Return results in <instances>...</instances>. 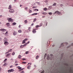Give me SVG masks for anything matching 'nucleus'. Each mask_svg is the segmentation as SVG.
Returning a JSON list of instances; mask_svg holds the SVG:
<instances>
[{"instance_id": "nucleus-27", "label": "nucleus", "mask_w": 73, "mask_h": 73, "mask_svg": "<svg viewBox=\"0 0 73 73\" xmlns=\"http://www.w3.org/2000/svg\"><path fill=\"white\" fill-rule=\"evenodd\" d=\"M57 14H58V15H60V14H61V12L58 11Z\"/></svg>"}, {"instance_id": "nucleus-34", "label": "nucleus", "mask_w": 73, "mask_h": 73, "mask_svg": "<svg viewBox=\"0 0 73 73\" xmlns=\"http://www.w3.org/2000/svg\"><path fill=\"white\" fill-rule=\"evenodd\" d=\"M29 12L30 13H32V11L31 10H29Z\"/></svg>"}, {"instance_id": "nucleus-43", "label": "nucleus", "mask_w": 73, "mask_h": 73, "mask_svg": "<svg viewBox=\"0 0 73 73\" xmlns=\"http://www.w3.org/2000/svg\"><path fill=\"white\" fill-rule=\"evenodd\" d=\"M25 9H28V7H26L25 8Z\"/></svg>"}, {"instance_id": "nucleus-25", "label": "nucleus", "mask_w": 73, "mask_h": 73, "mask_svg": "<svg viewBox=\"0 0 73 73\" xmlns=\"http://www.w3.org/2000/svg\"><path fill=\"white\" fill-rule=\"evenodd\" d=\"M22 64H27V62H22Z\"/></svg>"}, {"instance_id": "nucleus-12", "label": "nucleus", "mask_w": 73, "mask_h": 73, "mask_svg": "<svg viewBox=\"0 0 73 73\" xmlns=\"http://www.w3.org/2000/svg\"><path fill=\"white\" fill-rule=\"evenodd\" d=\"M12 25H16V23H14L12 24Z\"/></svg>"}, {"instance_id": "nucleus-17", "label": "nucleus", "mask_w": 73, "mask_h": 73, "mask_svg": "<svg viewBox=\"0 0 73 73\" xmlns=\"http://www.w3.org/2000/svg\"><path fill=\"white\" fill-rule=\"evenodd\" d=\"M38 58H39V56H36V58L37 59V60H38Z\"/></svg>"}, {"instance_id": "nucleus-21", "label": "nucleus", "mask_w": 73, "mask_h": 73, "mask_svg": "<svg viewBox=\"0 0 73 73\" xmlns=\"http://www.w3.org/2000/svg\"><path fill=\"white\" fill-rule=\"evenodd\" d=\"M9 25H10V24H9V23H6V25H7V26H9Z\"/></svg>"}, {"instance_id": "nucleus-16", "label": "nucleus", "mask_w": 73, "mask_h": 73, "mask_svg": "<svg viewBox=\"0 0 73 73\" xmlns=\"http://www.w3.org/2000/svg\"><path fill=\"white\" fill-rule=\"evenodd\" d=\"M37 21V19H34L33 21V22H35V21Z\"/></svg>"}, {"instance_id": "nucleus-55", "label": "nucleus", "mask_w": 73, "mask_h": 73, "mask_svg": "<svg viewBox=\"0 0 73 73\" xmlns=\"http://www.w3.org/2000/svg\"><path fill=\"white\" fill-rule=\"evenodd\" d=\"M44 11H46V8H45L44 9Z\"/></svg>"}, {"instance_id": "nucleus-1", "label": "nucleus", "mask_w": 73, "mask_h": 73, "mask_svg": "<svg viewBox=\"0 0 73 73\" xmlns=\"http://www.w3.org/2000/svg\"><path fill=\"white\" fill-rule=\"evenodd\" d=\"M50 56H51V57L50 58L49 57V55H48L47 56V60H49L50 59V60H53L54 59V57H53V54H51Z\"/></svg>"}, {"instance_id": "nucleus-3", "label": "nucleus", "mask_w": 73, "mask_h": 73, "mask_svg": "<svg viewBox=\"0 0 73 73\" xmlns=\"http://www.w3.org/2000/svg\"><path fill=\"white\" fill-rule=\"evenodd\" d=\"M8 21H9V22H11V23L13 22V19H12L11 18H9Z\"/></svg>"}, {"instance_id": "nucleus-57", "label": "nucleus", "mask_w": 73, "mask_h": 73, "mask_svg": "<svg viewBox=\"0 0 73 73\" xmlns=\"http://www.w3.org/2000/svg\"><path fill=\"white\" fill-rule=\"evenodd\" d=\"M21 27V25H19V28H20Z\"/></svg>"}, {"instance_id": "nucleus-29", "label": "nucleus", "mask_w": 73, "mask_h": 73, "mask_svg": "<svg viewBox=\"0 0 73 73\" xmlns=\"http://www.w3.org/2000/svg\"><path fill=\"white\" fill-rule=\"evenodd\" d=\"M27 60V59L25 58H23L22 60L23 61H24V60Z\"/></svg>"}, {"instance_id": "nucleus-50", "label": "nucleus", "mask_w": 73, "mask_h": 73, "mask_svg": "<svg viewBox=\"0 0 73 73\" xmlns=\"http://www.w3.org/2000/svg\"><path fill=\"white\" fill-rule=\"evenodd\" d=\"M8 33V32L7 31L5 33V35H6V34H7Z\"/></svg>"}, {"instance_id": "nucleus-32", "label": "nucleus", "mask_w": 73, "mask_h": 73, "mask_svg": "<svg viewBox=\"0 0 73 73\" xmlns=\"http://www.w3.org/2000/svg\"><path fill=\"white\" fill-rule=\"evenodd\" d=\"M28 53H29V52L27 51L25 52V54H28Z\"/></svg>"}, {"instance_id": "nucleus-42", "label": "nucleus", "mask_w": 73, "mask_h": 73, "mask_svg": "<svg viewBox=\"0 0 73 73\" xmlns=\"http://www.w3.org/2000/svg\"><path fill=\"white\" fill-rule=\"evenodd\" d=\"M12 67H13V66L11 65L10 66V68H12Z\"/></svg>"}, {"instance_id": "nucleus-61", "label": "nucleus", "mask_w": 73, "mask_h": 73, "mask_svg": "<svg viewBox=\"0 0 73 73\" xmlns=\"http://www.w3.org/2000/svg\"><path fill=\"white\" fill-rule=\"evenodd\" d=\"M2 17V15H0V17Z\"/></svg>"}, {"instance_id": "nucleus-38", "label": "nucleus", "mask_w": 73, "mask_h": 73, "mask_svg": "<svg viewBox=\"0 0 73 73\" xmlns=\"http://www.w3.org/2000/svg\"><path fill=\"white\" fill-rule=\"evenodd\" d=\"M60 5L61 7H63V6H64V5L62 4Z\"/></svg>"}, {"instance_id": "nucleus-18", "label": "nucleus", "mask_w": 73, "mask_h": 73, "mask_svg": "<svg viewBox=\"0 0 73 73\" xmlns=\"http://www.w3.org/2000/svg\"><path fill=\"white\" fill-rule=\"evenodd\" d=\"M25 41L24 40L23 41V42L22 44H25Z\"/></svg>"}, {"instance_id": "nucleus-14", "label": "nucleus", "mask_w": 73, "mask_h": 73, "mask_svg": "<svg viewBox=\"0 0 73 73\" xmlns=\"http://www.w3.org/2000/svg\"><path fill=\"white\" fill-rule=\"evenodd\" d=\"M24 48V46L23 45L20 46V48Z\"/></svg>"}, {"instance_id": "nucleus-45", "label": "nucleus", "mask_w": 73, "mask_h": 73, "mask_svg": "<svg viewBox=\"0 0 73 73\" xmlns=\"http://www.w3.org/2000/svg\"><path fill=\"white\" fill-rule=\"evenodd\" d=\"M44 73V70H43V71L41 72L40 73Z\"/></svg>"}, {"instance_id": "nucleus-47", "label": "nucleus", "mask_w": 73, "mask_h": 73, "mask_svg": "<svg viewBox=\"0 0 73 73\" xmlns=\"http://www.w3.org/2000/svg\"><path fill=\"white\" fill-rule=\"evenodd\" d=\"M12 49H10L9 50V51H11H11H12Z\"/></svg>"}, {"instance_id": "nucleus-56", "label": "nucleus", "mask_w": 73, "mask_h": 73, "mask_svg": "<svg viewBox=\"0 0 73 73\" xmlns=\"http://www.w3.org/2000/svg\"><path fill=\"white\" fill-rule=\"evenodd\" d=\"M66 45H68V43H65Z\"/></svg>"}, {"instance_id": "nucleus-9", "label": "nucleus", "mask_w": 73, "mask_h": 73, "mask_svg": "<svg viewBox=\"0 0 73 73\" xmlns=\"http://www.w3.org/2000/svg\"><path fill=\"white\" fill-rule=\"evenodd\" d=\"M8 9H12V6H11V5H10L9 6Z\"/></svg>"}, {"instance_id": "nucleus-7", "label": "nucleus", "mask_w": 73, "mask_h": 73, "mask_svg": "<svg viewBox=\"0 0 73 73\" xmlns=\"http://www.w3.org/2000/svg\"><path fill=\"white\" fill-rule=\"evenodd\" d=\"M17 32L16 31H14L13 33V35L14 36H15V35H17Z\"/></svg>"}, {"instance_id": "nucleus-20", "label": "nucleus", "mask_w": 73, "mask_h": 73, "mask_svg": "<svg viewBox=\"0 0 73 73\" xmlns=\"http://www.w3.org/2000/svg\"><path fill=\"white\" fill-rule=\"evenodd\" d=\"M17 68H19L18 69H21V67H20V66H18Z\"/></svg>"}, {"instance_id": "nucleus-8", "label": "nucleus", "mask_w": 73, "mask_h": 73, "mask_svg": "<svg viewBox=\"0 0 73 73\" xmlns=\"http://www.w3.org/2000/svg\"><path fill=\"white\" fill-rule=\"evenodd\" d=\"M4 44H5V45H8V44H9V43H8V42H6L4 43Z\"/></svg>"}, {"instance_id": "nucleus-58", "label": "nucleus", "mask_w": 73, "mask_h": 73, "mask_svg": "<svg viewBox=\"0 0 73 73\" xmlns=\"http://www.w3.org/2000/svg\"><path fill=\"white\" fill-rule=\"evenodd\" d=\"M20 7H21L22 6H23V5H20Z\"/></svg>"}, {"instance_id": "nucleus-10", "label": "nucleus", "mask_w": 73, "mask_h": 73, "mask_svg": "<svg viewBox=\"0 0 73 73\" xmlns=\"http://www.w3.org/2000/svg\"><path fill=\"white\" fill-rule=\"evenodd\" d=\"M31 66H28L27 67V68L28 69H31Z\"/></svg>"}, {"instance_id": "nucleus-15", "label": "nucleus", "mask_w": 73, "mask_h": 73, "mask_svg": "<svg viewBox=\"0 0 73 73\" xmlns=\"http://www.w3.org/2000/svg\"><path fill=\"white\" fill-rule=\"evenodd\" d=\"M21 58V55H19L18 56V58L20 59Z\"/></svg>"}, {"instance_id": "nucleus-28", "label": "nucleus", "mask_w": 73, "mask_h": 73, "mask_svg": "<svg viewBox=\"0 0 73 73\" xmlns=\"http://www.w3.org/2000/svg\"><path fill=\"white\" fill-rule=\"evenodd\" d=\"M15 54V52H13L12 53V55H13V56H14Z\"/></svg>"}, {"instance_id": "nucleus-24", "label": "nucleus", "mask_w": 73, "mask_h": 73, "mask_svg": "<svg viewBox=\"0 0 73 73\" xmlns=\"http://www.w3.org/2000/svg\"><path fill=\"white\" fill-rule=\"evenodd\" d=\"M6 65H7V64L6 63H5V64H3V66H6Z\"/></svg>"}, {"instance_id": "nucleus-48", "label": "nucleus", "mask_w": 73, "mask_h": 73, "mask_svg": "<svg viewBox=\"0 0 73 73\" xmlns=\"http://www.w3.org/2000/svg\"><path fill=\"white\" fill-rule=\"evenodd\" d=\"M15 66H17V65H18V64H15Z\"/></svg>"}, {"instance_id": "nucleus-4", "label": "nucleus", "mask_w": 73, "mask_h": 73, "mask_svg": "<svg viewBox=\"0 0 73 73\" xmlns=\"http://www.w3.org/2000/svg\"><path fill=\"white\" fill-rule=\"evenodd\" d=\"M7 72L8 73H9V72H14V70L13 69L9 70L7 71Z\"/></svg>"}, {"instance_id": "nucleus-6", "label": "nucleus", "mask_w": 73, "mask_h": 73, "mask_svg": "<svg viewBox=\"0 0 73 73\" xmlns=\"http://www.w3.org/2000/svg\"><path fill=\"white\" fill-rule=\"evenodd\" d=\"M0 31H2L3 32H5L6 31V29H0Z\"/></svg>"}, {"instance_id": "nucleus-64", "label": "nucleus", "mask_w": 73, "mask_h": 73, "mask_svg": "<svg viewBox=\"0 0 73 73\" xmlns=\"http://www.w3.org/2000/svg\"><path fill=\"white\" fill-rule=\"evenodd\" d=\"M71 45H73V43H72V44H71Z\"/></svg>"}, {"instance_id": "nucleus-22", "label": "nucleus", "mask_w": 73, "mask_h": 73, "mask_svg": "<svg viewBox=\"0 0 73 73\" xmlns=\"http://www.w3.org/2000/svg\"><path fill=\"white\" fill-rule=\"evenodd\" d=\"M27 45V43H26L25 44L23 45V47H24V46H26Z\"/></svg>"}, {"instance_id": "nucleus-53", "label": "nucleus", "mask_w": 73, "mask_h": 73, "mask_svg": "<svg viewBox=\"0 0 73 73\" xmlns=\"http://www.w3.org/2000/svg\"><path fill=\"white\" fill-rule=\"evenodd\" d=\"M46 56V54H45V55H44V58H45Z\"/></svg>"}, {"instance_id": "nucleus-44", "label": "nucleus", "mask_w": 73, "mask_h": 73, "mask_svg": "<svg viewBox=\"0 0 73 73\" xmlns=\"http://www.w3.org/2000/svg\"><path fill=\"white\" fill-rule=\"evenodd\" d=\"M63 44H64V43H62L61 44V45H62V46H64V45H63V46L62 45Z\"/></svg>"}, {"instance_id": "nucleus-13", "label": "nucleus", "mask_w": 73, "mask_h": 73, "mask_svg": "<svg viewBox=\"0 0 73 73\" xmlns=\"http://www.w3.org/2000/svg\"><path fill=\"white\" fill-rule=\"evenodd\" d=\"M22 32V31H21V30H19L18 31V32H19V33H21Z\"/></svg>"}, {"instance_id": "nucleus-51", "label": "nucleus", "mask_w": 73, "mask_h": 73, "mask_svg": "<svg viewBox=\"0 0 73 73\" xmlns=\"http://www.w3.org/2000/svg\"><path fill=\"white\" fill-rule=\"evenodd\" d=\"M36 10H37V9H34V11H36Z\"/></svg>"}, {"instance_id": "nucleus-40", "label": "nucleus", "mask_w": 73, "mask_h": 73, "mask_svg": "<svg viewBox=\"0 0 73 73\" xmlns=\"http://www.w3.org/2000/svg\"><path fill=\"white\" fill-rule=\"evenodd\" d=\"M29 64H30V65H32V63H28V65H29Z\"/></svg>"}, {"instance_id": "nucleus-39", "label": "nucleus", "mask_w": 73, "mask_h": 73, "mask_svg": "<svg viewBox=\"0 0 73 73\" xmlns=\"http://www.w3.org/2000/svg\"><path fill=\"white\" fill-rule=\"evenodd\" d=\"M11 52V51H8L7 52H6V54H7V53H9V52Z\"/></svg>"}, {"instance_id": "nucleus-37", "label": "nucleus", "mask_w": 73, "mask_h": 73, "mask_svg": "<svg viewBox=\"0 0 73 73\" xmlns=\"http://www.w3.org/2000/svg\"><path fill=\"white\" fill-rule=\"evenodd\" d=\"M7 60V59H5L4 60V62H6Z\"/></svg>"}, {"instance_id": "nucleus-49", "label": "nucleus", "mask_w": 73, "mask_h": 73, "mask_svg": "<svg viewBox=\"0 0 73 73\" xmlns=\"http://www.w3.org/2000/svg\"><path fill=\"white\" fill-rule=\"evenodd\" d=\"M29 42H30L29 41L28 42H27L26 43H27V44H28Z\"/></svg>"}, {"instance_id": "nucleus-23", "label": "nucleus", "mask_w": 73, "mask_h": 73, "mask_svg": "<svg viewBox=\"0 0 73 73\" xmlns=\"http://www.w3.org/2000/svg\"><path fill=\"white\" fill-rule=\"evenodd\" d=\"M41 27V26H40L39 25H37L35 26L36 28H38V27Z\"/></svg>"}, {"instance_id": "nucleus-19", "label": "nucleus", "mask_w": 73, "mask_h": 73, "mask_svg": "<svg viewBox=\"0 0 73 73\" xmlns=\"http://www.w3.org/2000/svg\"><path fill=\"white\" fill-rule=\"evenodd\" d=\"M58 11H56L54 13V14H56V13H58Z\"/></svg>"}, {"instance_id": "nucleus-33", "label": "nucleus", "mask_w": 73, "mask_h": 73, "mask_svg": "<svg viewBox=\"0 0 73 73\" xmlns=\"http://www.w3.org/2000/svg\"><path fill=\"white\" fill-rule=\"evenodd\" d=\"M20 73H24V72L23 71H22L20 72Z\"/></svg>"}, {"instance_id": "nucleus-5", "label": "nucleus", "mask_w": 73, "mask_h": 73, "mask_svg": "<svg viewBox=\"0 0 73 73\" xmlns=\"http://www.w3.org/2000/svg\"><path fill=\"white\" fill-rule=\"evenodd\" d=\"M36 29H33L32 31V32L33 33H36Z\"/></svg>"}, {"instance_id": "nucleus-59", "label": "nucleus", "mask_w": 73, "mask_h": 73, "mask_svg": "<svg viewBox=\"0 0 73 73\" xmlns=\"http://www.w3.org/2000/svg\"><path fill=\"white\" fill-rule=\"evenodd\" d=\"M46 3H48V1H46Z\"/></svg>"}, {"instance_id": "nucleus-35", "label": "nucleus", "mask_w": 73, "mask_h": 73, "mask_svg": "<svg viewBox=\"0 0 73 73\" xmlns=\"http://www.w3.org/2000/svg\"><path fill=\"white\" fill-rule=\"evenodd\" d=\"M11 54H8L6 56H9V55Z\"/></svg>"}, {"instance_id": "nucleus-46", "label": "nucleus", "mask_w": 73, "mask_h": 73, "mask_svg": "<svg viewBox=\"0 0 73 73\" xmlns=\"http://www.w3.org/2000/svg\"><path fill=\"white\" fill-rule=\"evenodd\" d=\"M33 25H34V23H32L31 25V26H32Z\"/></svg>"}, {"instance_id": "nucleus-54", "label": "nucleus", "mask_w": 73, "mask_h": 73, "mask_svg": "<svg viewBox=\"0 0 73 73\" xmlns=\"http://www.w3.org/2000/svg\"><path fill=\"white\" fill-rule=\"evenodd\" d=\"M24 69V68H22L20 70V71H21V70H23Z\"/></svg>"}, {"instance_id": "nucleus-41", "label": "nucleus", "mask_w": 73, "mask_h": 73, "mask_svg": "<svg viewBox=\"0 0 73 73\" xmlns=\"http://www.w3.org/2000/svg\"><path fill=\"white\" fill-rule=\"evenodd\" d=\"M28 39H27V38H25V39L24 40V41H27V40Z\"/></svg>"}, {"instance_id": "nucleus-26", "label": "nucleus", "mask_w": 73, "mask_h": 73, "mask_svg": "<svg viewBox=\"0 0 73 73\" xmlns=\"http://www.w3.org/2000/svg\"><path fill=\"white\" fill-rule=\"evenodd\" d=\"M24 22L25 24H27V20H25Z\"/></svg>"}, {"instance_id": "nucleus-62", "label": "nucleus", "mask_w": 73, "mask_h": 73, "mask_svg": "<svg viewBox=\"0 0 73 73\" xmlns=\"http://www.w3.org/2000/svg\"><path fill=\"white\" fill-rule=\"evenodd\" d=\"M31 29V28H30V27H29V29H28V30H29V29Z\"/></svg>"}, {"instance_id": "nucleus-60", "label": "nucleus", "mask_w": 73, "mask_h": 73, "mask_svg": "<svg viewBox=\"0 0 73 73\" xmlns=\"http://www.w3.org/2000/svg\"><path fill=\"white\" fill-rule=\"evenodd\" d=\"M1 70V67H0V71Z\"/></svg>"}, {"instance_id": "nucleus-36", "label": "nucleus", "mask_w": 73, "mask_h": 73, "mask_svg": "<svg viewBox=\"0 0 73 73\" xmlns=\"http://www.w3.org/2000/svg\"><path fill=\"white\" fill-rule=\"evenodd\" d=\"M42 14H43V15H46V13H44V12H43L42 13Z\"/></svg>"}, {"instance_id": "nucleus-2", "label": "nucleus", "mask_w": 73, "mask_h": 73, "mask_svg": "<svg viewBox=\"0 0 73 73\" xmlns=\"http://www.w3.org/2000/svg\"><path fill=\"white\" fill-rule=\"evenodd\" d=\"M9 12L11 13H14L15 12V11L13 9H11L9 11Z\"/></svg>"}, {"instance_id": "nucleus-63", "label": "nucleus", "mask_w": 73, "mask_h": 73, "mask_svg": "<svg viewBox=\"0 0 73 73\" xmlns=\"http://www.w3.org/2000/svg\"><path fill=\"white\" fill-rule=\"evenodd\" d=\"M69 47H70V46H69L68 47V48H69Z\"/></svg>"}, {"instance_id": "nucleus-30", "label": "nucleus", "mask_w": 73, "mask_h": 73, "mask_svg": "<svg viewBox=\"0 0 73 73\" xmlns=\"http://www.w3.org/2000/svg\"><path fill=\"white\" fill-rule=\"evenodd\" d=\"M55 5H56V3H54L53 5V6H55Z\"/></svg>"}, {"instance_id": "nucleus-52", "label": "nucleus", "mask_w": 73, "mask_h": 73, "mask_svg": "<svg viewBox=\"0 0 73 73\" xmlns=\"http://www.w3.org/2000/svg\"><path fill=\"white\" fill-rule=\"evenodd\" d=\"M36 7H33V8H36Z\"/></svg>"}, {"instance_id": "nucleus-31", "label": "nucleus", "mask_w": 73, "mask_h": 73, "mask_svg": "<svg viewBox=\"0 0 73 73\" xmlns=\"http://www.w3.org/2000/svg\"><path fill=\"white\" fill-rule=\"evenodd\" d=\"M49 14L50 15H52V13H49Z\"/></svg>"}, {"instance_id": "nucleus-11", "label": "nucleus", "mask_w": 73, "mask_h": 73, "mask_svg": "<svg viewBox=\"0 0 73 73\" xmlns=\"http://www.w3.org/2000/svg\"><path fill=\"white\" fill-rule=\"evenodd\" d=\"M37 15V13H34L31 15L32 16H33L34 15Z\"/></svg>"}]
</instances>
